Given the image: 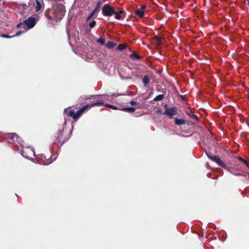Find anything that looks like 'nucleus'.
Masks as SVG:
<instances>
[{
  "mask_svg": "<svg viewBox=\"0 0 249 249\" xmlns=\"http://www.w3.org/2000/svg\"><path fill=\"white\" fill-rule=\"evenodd\" d=\"M1 36L3 38H10L13 37H14V36H13V35L9 36L8 35L3 34V35H1Z\"/></svg>",
  "mask_w": 249,
  "mask_h": 249,
  "instance_id": "24",
  "label": "nucleus"
},
{
  "mask_svg": "<svg viewBox=\"0 0 249 249\" xmlns=\"http://www.w3.org/2000/svg\"><path fill=\"white\" fill-rule=\"evenodd\" d=\"M142 82L145 85L148 84L149 83L150 79L147 75L144 76L142 79Z\"/></svg>",
  "mask_w": 249,
  "mask_h": 249,
  "instance_id": "16",
  "label": "nucleus"
},
{
  "mask_svg": "<svg viewBox=\"0 0 249 249\" xmlns=\"http://www.w3.org/2000/svg\"><path fill=\"white\" fill-rule=\"evenodd\" d=\"M205 153H206L207 156H208V157L209 158V159L211 160V158L213 157V156H212L210 153H208L206 151H205Z\"/></svg>",
  "mask_w": 249,
  "mask_h": 249,
  "instance_id": "28",
  "label": "nucleus"
},
{
  "mask_svg": "<svg viewBox=\"0 0 249 249\" xmlns=\"http://www.w3.org/2000/svg\"><path fill=\"white\" fill-rule=\"evenodd\" d=\"M97 42L101 45L105 44V39L103 37H100L98 40Z\"/></svg>",
  "mask_w": 249,
  "mask_h": 249,
  "instance_id": "21",
  "label": "nucleus"
},
{
  "mask_svg": "<svg viewBox=\"0 0 249 249\" xmlns=\"http://www.w3.org/2000/svg\"><path fill=\"white\" fill-rule=\"evenodd\" d=\"M41 159L43 160V159H45L46 160V157L44 156H43V155H41Z\"/></svg>",
  "mask_w": 249,
  "mask_h": 249,
  "instance_id": "31",
  "label": "nucleus"
},
{
  "mask_svg": "<svg viewBox=\"0 0 249 249\" xmlns=\"http://www.w3.org/2000/svg\"><path fill=\"white\" fill-rule=\"evenodd\" d=\"M131 57L135 58V59H139V56L137 54L133 53L131 54Z\"/></svg>",
  "mask_w": 249,
  "mask_h": 249,
  "instance_id": "26",
  "label": "nucleus"
},
{
  "mask_svg": "<svg viewBox=\"0 0 249 249\" xmlns=\"http://www.w3.org/2000/svg\"><path fill=\"white\" fill-rule=\"evenodd\" d=\"M100 2H98L97 3V7H98H98H99V5H100Z\"/></svg>",
  "mask_w": 249,
  "mask_h": 249,
  "instance_id": "34",
  "label": "nucleus"
},
{
  "mask_svg": "<svg viewBox=\"0 0 249 249\" xmlns=\"http://www.w3.org/2000/svg\"><path fill=\"white\" fill-rule=\"evenodd\" d=\"M186 121L183 119L175 118V124L177 125H182L185 124Z\"/></svg>",
  "mask_w": 249,
  "mask_h": 249,
  "instance_id": "9",
  "label": "nucleus"
},
{
  "mask_svg": "<svg viewBox=\"0 0 249 249\" xmlns=\"http://www.w3.org/2000/svg\"><path fill=\"white\" fill-rule=\"evenodd\" d=\"M145 8V5H142V6H141V9H144Z\"/></svg>",
  "mask_w": 249,
  "mask_h": 249,
  "instance_id": "32",
  "label": "nucleus"
},
{
  "mask_svg": "<svg viewBox=\"0 0 249 249\" xmlns=\"http://www.w3.org/2000/svg\"><path fill=\"white\" fill-rule=\"evenodd\" d=\"M211 160L215 162L219 166L222 167H225L226 166V164L222 161L220 158L217 156H213V157L211 158Z\"/></svg>",
  "mask_w": 249,
  "mask_h": 249,
  "instance_id": "8",
  "label": "nucleus"
},
{
  "mask_svg": "<svg viewBox=\"0 0 249 249\" xmlns=\"http://www.w3.org/2000/svg\"><path fill=\"white\" fill-rule=\"evenodd\" d=\"M123 13V11H122V10H121L119 11H115L114 10L113 14L115 15V18L116 19H120L121 18L120 15L121 14H122Z\"/></svg>",
  "mask_w": 249,
  "mask_h": 249,
  "instance_id": "12",
  "label": "nucleus"
},
{
  "mask_svg": "<svg viewBox=\"0 0 249 249\" xmlns=\"http://www.w3.org/2000/svg\"><path fill=\"white\" fill-rule=\"evenodd\" d=\"M25 29H20V30L18 31L15 34L12 35L14 36H18L21 35L22 33L26 32Z\"/></svg>",
  "mask_w": 249,
  "mask_h": 249,
  "instance_id": "15",
  "label": "nucleus"
},
{
  "mask_svg": "<svg viewBox=\"0 0 249 249\" xmlns=\"http://www.w3.org/2000/svg\"><path fill=\"white\" fill-rule=\"evenodd\" d=\"M120 95L118 93H113L111 94V96L112 97H117L119 96Z\"/></svg>",
  "mask_w": 249,
  "mask_h": 249,
  "instance_id": "29",
  "label": "nucleus"
},
{
  "mask_svg": "<svg viewBox=\"0 0 249 249\" xmlns=\"http://www.w3.org/2000/svg\"><path fill=\"white\" fill-rule=\"evenodd\" d=\"M125 48V46L124 44H119L117 47L116 49L118 51H123Z\"/></svg>",
  "mask_w": 249,
  "mask_h": 249,
  "instance_id": "22",
  "label": "nucleus"
},
{
  "mask_svg": "<svg viewBox=\"0 0 249 249\" xmlns=\"http://www.w3.org/2000/svg\"><path fill=\"white\" fill-rule=\"evenodd\" d=\"M98 7H96L95 9L88 16L87 18V20H89L93 16L94 13L97 10Z\"/></svg>",
  "mask_w": 249,
  "mask_h": 249,
  "instance_id": "20",
  "label": "nucleus"
},
{
  "mask_svg": "<svg viewBox=\"0 0 249 249\" xmlns=\"http://www.w3.org/2000/svg\"><path fill=\"white\" fill-rule=\"evenodd\" d=\"M64 142H65V140H64V142H63L62 143H64Z\"/></svg>",
  "mask_w": 249,
  "mask_h": 249,
  "instance_id": "38",
  "label": "nucleus"
},
{
  "mask_svg": "<svg viewBox=\"0 0 249 249\" xmlns=\"http://www.w3.org/2000/svg\"><path fill=\"white\" fill-rule=\"evenodd\" d=\"M160 112H161V111H160V110H158V113H160Z\"/></svg>",
  "mask_w": 249,
  "mask_h": 249,
  "instance_id": "36",
  "label": "nucleus"
},
{
  "mask_svg": "<svg viewBox=\"0 0 249 249\" xmlns=\"http://www.w3.org/2000/svg\"><path fill=\"white\" fill-rule=\"evenodd\" d=\"M136 14L140 18H142L144 16V11L138 9L136 11Z\"/></svg>",
  "mask_w": 249,
  "mask_h": 249,
  "instance_id": "17",
  "label": "nucleus"
},
{
  "mask_svg": "<svg viewBox=\"0 0 249 249\" xmlns=\"http://www.w3.org/2000/svg\"><path fill=\"white\" fill-rule=\"evenodd\" d=\"M163 99V95L162 94H160L157 96L153 99L154 101H161Z\"/></svg>",
  "mask_w": 249,
  "mask_h": 249,
  "instance_id": "18",
  "label": "nucleus"
},
{
  "mask_svg": "<svg viewBox=\"0 0 249 249\" xmlns=\"http://www.w3.org/2000/svg\"><path fill=\"white\" fill-rule=\"evenodd\" d=\"M52 12L53 16H49V18L58 21L61 19L65 15V6L62 4H57L53 7Z\"/></svg>",
  "mask_w": 249,
  "mask_h": 249,
  "instance_id": "2",
  "label": "nucleus"
},
{
  "mask_svg": "<svg viewBox=\"0 0 249 249\" xmlns=\"http://www.w3.org/2000/svg\"><path fill=\"white\" fill-rule=\"evenodd\" d=\"M237 159L240 160L241 162H242L244 164H245L246 166H248V163H247L246 161L245 160H244V159H243L241 157H237Z\"/></svg>",
  "mask_w": 249,
  "mask_h": 249,
  "instance_id": "25",
  "label": "nucleus"
},
{
  "mask_svg": "<svg viewBox=\"0 0 249 249\" xmlns=\"http://www.w3.org/2000/svg\"><path fill=\"white\" fill-rule=\"evenodd\" d=\"M67 34L69 35L68 30H67Z\"/></svg>",
  "mask_w": 249,
  "mask_h": 249,
  "instance_id": "37",
  "label": "nucleus"
},
{
  "mask_svg": "<svg viewBox=\"0 0 249 249\" xmlns=\"http://www.w3.org/2000/svg\"><path fill=\"white\" fill-rule=\"evenodd\" d=\"M64 142H65V140H64V142H63L62 143H64Z\"/></svg>",
  "mask_w": 249,
  "mask_h": 249,
  "instance_id": "39",
  "label": "nucleus"
},
{
  "mask_svg": "<svg viewBox=\"0 0 249 249\" xmlns=\"http://www.w3.org/2000/svg\"><path fill=\"white\" fill-rule=\"evenodd\" d=\"M38 18L34 17H30L23 22L19 23L17 27L19 29H25V31L33 28L38 21Z\"/></svg>",
  "mask_w": 249,
  "mask_h": 249,
  "instance_id": "3",
  "label": "nucleus"
},
{
  "mask_svg": "<svg viewBox=\"0 0 249 249\" xmlns=\"http://www.w3.org/2000/svg\"><path fill=\"white\" fill-rule=\"evenodd\" d=\"M107 0H104V1H107Z\"/></svg>",
  "mask_w": 249,
  "mask_h": 249,
  "instance_id": "40",
  "label": "nucleus"
},
{
  "mask_svg": "<svg viewBox=\"0 0 249 249\" xmlns=\"http://www.w3.org/2000/svg\"><path fill=\"white\" fill-rule=\"evenodd\" d=\"M114 9L108 4H105L102 8V13L104 16L110 17L113 14Z\"/></svg>",
  "mask_w": 249,
  "mask_h": 249,
  "instance_id": "6",
  "label": "nucleus"
},
{
  "mask_svg": "<svg viewBox=\"0 0 249 249\" xmlns=\"http://www.w3.org/2000/svg\"><path fill=\"white\" fill-rule=\"evenodd\" d=\"M97 96H95V95H93V96H91L92 97H93V98H95Z\"/></svg>",
  "mask_w": 249,
  "mask_h": 249,
  "instance_id": "35",
  "label": "nucleus"
},
{
  "mask_svg": "<svg viewBox=\"0 0 249 249\" xmlns=\"http://www.w3.org/2000/svg\"><path fill=\"white\" fill-rule=\"evenodd\" d=\"M164 107L165 108V110L163 112V114L167 115L170 119L173 118V116L177 113V107H172L170 108H167V105L166 104L164 105Z\"/></svg>",
  "mask_w": 249,
  "mask_h": 249,
  "instance_id": "5",
  "label": "nucleus"
},
{
  "mask_svg": "<svg viewBox=\"0 0 249 249\" xmlns=\"http://www.w3.org/2000/svg\"><path fill=\"white\" fill-rule=\"evenodd\" d=\"M101 99H103L104 100V102L105 101V99H103V98H101ZM106 107H108L111 109H117L118 108L117 107L115 106H113V105H110V104H104V105Z\"/></svg>",
  "mask_w": 249,
  "mask_h": 249,
  "instance_id": "19",
  "label": "nucleus"
},
{
  "mask_svg": "<svg viewBox=\"0 0 249 249\" xmlns=\"http://www.w3.org/2000/svg\"><path fill=\"white\" fill-rule=\"evenodd\" d=\"M63 130V129H62V130H59V133L58 134V136L55 138V139L54 140V142L55 143H57V142H60V138L62 136Z\"/></svg>",
  "mask_w": 249,
  "mask_h": 249,
  "instance_id": "10",
  "label": "nucleus"
},
{
  "mask_svg": "<svg viewBox=\"0 0 249 249\" xmlns=\"http://www.w3.org/2000/svg\"><path fill=\"white\" fill-rule=\"evenodd\" d=\"M102 105H104V100L97 99L95 102H94L89 105H85L82 107L76 112L73 110H70L69 111L68 108H65L64 112L65 114H68L69 116L72 117L74 120H77L89 107L101 106Z\"/></svg>",
  "mask_w": 249,
  "mask_h": 249,
  "instance_id": "1",
  "label": "nucleus"
},
{
  "mask_svg": "<svg viewBox=\"0 0 249 249\" xmlns=\"http://www.w3.org/2000/svg\"><path fill=\"white\" fill-rule=\"evenodd\" d=\"M52 161L53 160H51V161L48 162V163H45V165H48V164H50L52 162Z\"/></svg>",
  "mask_w": 249,
  "mask_h": 249,
  "instance_id": "33",
  "label": "nucleus"
},
{
  "mask_svg": "<svg viewBox=\"0 0 249 249\" xmlns=\"http://www.w3.org/2000/svg\"><path fill=\"white\" fill-rule=\"evenodd\" d=\"M96 25V21L92 20L89 24V26L90 28H93Z\"/></svg>",
  "mask_w": 249,
  "mask_h": 249,
  "instance_id": "23",
  "label": "nucleus"
},
{
  "mask_svg": "<svg viewBox=\"0 0 249 249\" xmlns=\"http://www.w3.org/2000/svg\"><path fill=\"white\" fill-rule=\"evenodd\" d=\"M116 44L115 43L111 42V41H108L107 43L106 44L107 48L109 49H112L114 48L116 46Z\"/></svg>",
  "mask_w": 249,
  "mask_h": 249,
  "instance_id": "14",
  "label": "nucleus"
},
{
  "mask_svg": "<svg viewBox=\"0 0 249 249\" xmlns=\"http://www.w3.org/2000/svg\"><path fill=\"white\" fill-rule=\"evenodd\" d=\"M130 104L131 106H135L138 104V103L134 101H131L130 102Z\"/></svg>",
  "mask_w": 249,
  "mask_h": 249,
  "instance_id": "27",
  "label": "nucleus"
},
{
  "mask_svg": "<svg viewBox=\"0 0 249 249\" xmlns=\"http://www.w3.org/2000/svg\"><path fill=\"white\" fill-rule=\"evenodd\" d=\"M27 154H29L30 155H35V152L34 150L31 148H26L25 150H23L21 152V155H22L23 157H25L26 159L33 160L34 159L30 158V156H28Z\"/></svg>",
  "mask_w": 249,
  "mask_h": 249,
  "instance_id": "7",
  "label": "nucleus"
},
{
  "mask_svg": "<svg viewBox=\"0 0 249 249\" xmlns=\"http://www.w3.org/2000/svg\"><path fill=\"white\" fill-rule=\"evenodd\" d=\"M6 139L11 143H14L16 141L22 146L23 141L16 133H9L6 136Z\"/></svg>",
  "mask_w": 249,
  "mask_h": 249,
  "instance_id": "4",
  "label": "nucleus"
},
{
  "mask_svg": "<svg viewBox=\"0 0 249 249\" xmlns=\"http://www.w3.org/2000/svg\"><path fill=\"white\" fill-rule=\"evenodd\" d=\"M247 0L249 2V0Z\"/></svg>",
  "mask_w": 249,
  "mask_h": 249,
  "instance_id": "41",
  "label": "nucleus"
},
{
  "mask_svg": "<svg viewBox=\"0 0 249 249\" xmlns=\"http://www.w3.org/2000/svg\"><path fill=\"white\" fill-rule=\"evenodd\" d=\"M36 1V5H35V9L36 12L39 11L42 7L41 3L38 0H35Z\"/></svg>",
  "mask_w": 249,
  "mask_h": 249,
  "instance_id": "11",
  "label": "nucleus"
},
{
  "mask_svg": "<svg viewBox=\"0 0 249 249\" xmlns=\"http://www.w3.org/2000/svg\"><path fill=\"white\" fill-rule=\"evenodd\" d=\"M121 110L126 111L128 112H133L135 111V108L133 107H123Z\"/></svg>",
  "mask_w": 249,
  "mask_h": 249,
  "instance_id": "13",
  "label": "nucleus"
},
{
  "mask_svg": "<svg viewBox=\"0 0 249 249\" xmlns=\"http://www.w3.org/2000/svg\"><path fill=\"white\" fill-rule=\"evenodd\" d=\"M228 171L231 174L234 175H235V176H239V174H234L233 172H232V171H231L230 170L228 169Z\"/></svg>",
  "mask_w": 249,
  "mask_h": 249,
  "instance_id": "30",
  "label": "nucleus"
}]
</instances>
